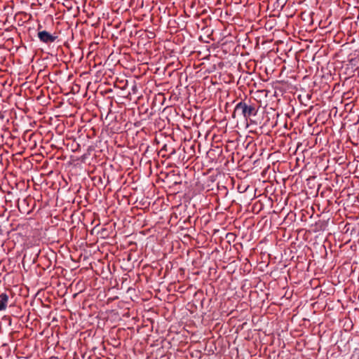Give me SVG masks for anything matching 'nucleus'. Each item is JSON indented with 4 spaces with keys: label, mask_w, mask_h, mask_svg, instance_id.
I'll list each match as a JSON object with an SVG mask.
<instances>
[{
    "label": "nucleus",
    "mask_w": 359,
    "mask_h": 359,
    "mask_svg": "<svg viewBox=\"0 0 359 359\" xmlns=\"http://www.w3.org/2000/svg\"><path fill=\"white\" fill-rule=\"evenodd\" d=\"M106 101V102H102L100 107L101 118H102L104 116V127L100 133L98 147L100 149V151L108 158L107 154H109L110 144H112V127L111 126V120L110 118L112 97L108 95Z\"/></svg>",
    "instance_id": "nucleus-1"
},
{
    "label": "nucleus",
    "mask_w": 359,
    "mask_h": 359,
    "mask_svg": "<svg viewBox=\"0 0 359 359\" xmlns=\"http://www.w3.org/2000/svg\"><path fill=\"white\" fill-rule=\"evenodd\" d=\"M257 113V109L255 104H252L250 101L248 102L241 101L236 105L233 117L235 118L237 114L248 121L251 116H256Z\"/></svg>",
    "instance_id": "nucleus-2"
},
{
    "label": "nucleus",
    "mask_w": 359,
    "mask_h": 359,
    "mask_svg": "<svg viewBox=\"0 0 359 359\" xmlns=\"http://www.w3.org/2000/svg\"><path fill=\"white\" fill-rule=\"evenodd\" d=\"M98 145L99 142L95 146L90 145L88 147L86 152L80 157L79 160L83 163H88V164H90V162L89 161V159L96 156V153L99 151L102 154L103 158H105V161L102 162V163L106 165L107 163V161L110 159V150H112L111 144H110V147L109 149V154H107L108 158L106 156H104L102 152L100 151V149L98 147Z\"/></svg>",
    "instance_id": "nucleus-3"
},
{
    "label": "nucleus",
    "mask_w": 359,
    "mask_h": 359,
    "mask_svg": "<svg viewBox=\"0 0 359 359\" xmlns=\"http://www.w3.org/2000/svg\"><path fill=\"white\" fill-rule=\"evenodd\" d=\"M128 87V80L125 76L117 77L114 81V95L116 94L121 99L127 100L128 92H125Z\"/></svg>",
    "instance_id": "nucleus-4"
},
{
    "label": "nucleus",
    "mask_w": 359,
    "mask_h": 359,
    "mask_svg": "<svg viewBox=\"0 0 359 359\" xmlns=\"http://www.w3.org/2000/svg\"><path fill=\"white\" fill-rule=\"evenodd\" d=\"M114 121L119 123V126L116 127L114 124V131L116 130L117 133H122L126 129V105L120 106V111H114Z\"/></svg>",
    "instance_id": "nucleus-5"
},
{
    "label": "nucleus",
    "mask_w": 359,
    "mask_h": 359,
    "mask_svg": "<svg viewBox=\"0 0 359 359\" xmlns=\"http://www.w3.org/2000/svg\"><path fill=\"white\" fill-rule=\"evenodd\" d=\"M41 27V26L39 25V32H38L37 35H38L39 40L41 42L45 43H51L56 40V39L57 38V36L53 35L46 30L40 31L39 29Z\"/></svg>",
    "instance_id": "nucleus-6"
},
{
    "label": "nucleus",
    "mask_w": 359,
    "mask_h": 359,
    "mask_svg": "<svg viewBox=\"0 0 359 359\" xmlns=\"http://www.w3.org/2000/svg\"><path fill=\"white\" fill-rule=\"evenodd\" d=\"M9 294H12L11 291L0 294V311H4L6 309L9 300Z\"/></svg>",
    "instance_id": "nucleus-7"
},
{
    "label": "nucleus",
    "mask_w": 359,
    "mask_h": 359,
    "mask_svg": "<svg viewBox=\"0 0 359 359\" xmlns=\"http://www.w3.org/2000/svg\"><path fill=\"white\" fill-rule=\"evenodd\" d=\"M115 22V25H114V28H119L120 30L118 31V34L120 36H122L123 34H125V29H126V25L125 23H123L121 20L119 19V18L115 16L114 17V23Z\"/></svg>",
    "instance_id": "nucleus-8"
},
{
    "label": "nucleus",
    "mask_w": 359,
    "mask_h": 359,
    "mask_svg": "<svg viewBox=\"0 0 359 359\" xmlns=\"http://www.w3.org/2000/svg\"><path fill=\"white\" fill-rule=\"evenodd\" d=\"M119 5L116 11L114 10V13L116 12L117 14L121 12V13H126L128 11L127 5L125 4L124 0H114V6Z\"/></svg>",
    "instance_id": "nucleus-9"
},
{
    "label": "nucleus",
    "mask_w": 359,
    "mask_h": 359,
    "mask_svg": "<svg viewBox=\"0 0 359 359\" xmlns=\"http://www.w3.org/2000/svg\"><path fill=\"white\" fill-rule=\"evenodd\" d=\"M109 72L107 71L103 74V76L102 78V80L103 81L104 84L110 85L111 84V75L112 70L111 69H108Z\"/></svg>",
    "instance_id": "nucleus-10"
},
{
    "label": "nucleus",
    "mask_w": 359,
    "mask_h": 359,
    "mask_svg": "<svg viewBox=\"0 0 359 359\" xmlns=\"http://www.w3.org/2000/svg\"><path fill=\"white\" fill-rule=\"evenodd\" d=\"M119 192H120L119 190L117 191L116 194L114 195V198L116 197L117 198L118 202L119 204H121V202L123 203L124 204H128V198L126 196H123L122 199L121 201L119 200Z\"/></svg>",
    "instance_id": "nucleus-11"
},
{
    "label": "nucleus",
    "mask_w": 359,
    "mask_h": 359,
    "mask_svg": "<svg viewBox=\"0 0 359 359\" xmlns=\"http://www.w3.org/2000/svg\"><path fill=\"white\" fill-rule=\"evenodd\" d=\"M121 100H122V99H121V98H120V100H118H118H115V102H116V104H117V107H118V109H117V110H116V111H120V106H121V104L125 105V104H124V102H123V101H121ZM114 111H115V110H114Z\"/></svg>",
    "instance_id": "nucleus-12"
},
{
    "label": "nucleus",
    "mask_w": 359,
    "mask_h": 359,
    "mask_svg": "<svg viewBox=\"0 0 359 359\" xmlns=\"http://www.w3.org/2000/svg\"><path fill=\"white\" fill-rule=\"evenodd\" d=\"M34 135V133H29L28 132H26L23 135V138L25 140L27 138V136H29V140L32 139V137Z\"/></svg>",
    "instance_id": "nucleus-13"
},
{
    "label": "nucleus",
    "mask_w": 359,
    "mask_h": 359,
    "mask_svg": "<svg viewBox=\"0 0 359 359\" xmlns=\"http://www.w3.org/2000/svg\"><path fill=\"white\" fill-rule=\"evenodd\" d=\"M100 234H101L102 238L108 237V236H109V234L107 233V231L105 229H103L101 231Z\"/></svg>",
    "instance_id": "nucleus-14"
},
{
    "label": "nucleus",
    "mask_w": 359,
    "mask_h": 359,
    "mask_svg": "<svg viewBox=\"0 0 359 359\" xmlns=\"http://www.w3.org/2000/svg\"><path fill=\"white\" fill-rule=\"evenodd\" d=\"M116 319H118V320L121 319L120 314L118 312H116V313L114 312V320H115Z\"/></svg>",
    "instance_id": "nucleus-15"
},
{
    "label": "nucleus",
    "mask_w": 359,
    "mask_h": 359,
    "mask_svg": "<svg viewBox=\"0 0 359 359\" xmlns=\"http://www.w3.org/2000/svg\"><path fill=\"white\" fill-rule=\"evenodd\" d=\"M113 37H114V47H115L116 46V43H115V41L118 40V36H116L115 34L114 33Z\"/></svg>",
    "instance_id": "nucleus-16"
},
{
    "label": "nucleus",
    "mask_w": 359,
    "mask_h": 359,
    "mask_svg": "<svg viewBox=\"0 0 359 359\" xmlns=\"http://www.w3.org/2000/svg\"><path fill=\"white\" fill-rule=\"evenodd\" d=\"M112 55V53L109 54L108 57H107V59L106 60L105 62H104V65H108L109 66L110 65V62H109V57Z\"/></svg>",
    "instance_id": "nucleus-17"
},
{
    "label": "nucleus",
    "mask_w": 359,
    "mask_h": 359,
    "mask_svg": "<svg viewBox=\"0 0 359 359\" xmlns=\"http://www.w3.org/2000/svg\"><path fill=\"white\" fill-rule=\"evenodd\" d=\"M112 91V90L109 88H106L104 90V93L106 94V95H108L109 93H110Z\"/></svg>",
    "instance_id": "nucleus-18"
},
{
    "label": "nucleus",
    "mask_w": 359,
    "mask_h": 359,
    "mask_svg": "<svg viewBox=\"0 0 359 359\" xmlns=\"http://www.w3.org/2000/svg\"><path fill=\"white\" fill-rule=\"evenodd\" d=\"M116 340L114 339V344H113L114 347H118V346L121 345V342H119V341L118 343H116Z\"/></svg>",
    "instance_id": "nucleus-19"
},
{
    "label": "nucleus",
    "mask_w": 359,
    "mask_h": 359,
    "mask_svg": "<svg viewBox=\"0 0 359 359\" xmlns=\"http://www.w3.org/2000/svg\"><path fill=\"white\" fill-rule=\"evenodd\" d=\"M102 248H104V247H109V248H110V245H109V243H102Z\"/></svg>",
    "instance_id": "nucleus-20"
},
{
    "label": "nucleus",
    "mask_w": 359,
    "mask_h": 359,
    "mask_svg": "<svg viewBox=\"0 0 359 359\" xmlns=\"http://www.w3.org/2000/svg\"><path fill=\"white\" fill-rule=\"evenodd\" d=\"M114 359H123L121 355H116Z\"/></svg>",
    "instance_id": "nucleus-21"
},
{
    "label": "nucleus",
    "mask_w": 359,
    "mask_h": 359,
    "mask_svg": "<svg viewBox=\"0 0 359 359\" xmlns=\"http://www.w3.org/2000/svg\"><path fill=\"white\" fill-rule=\"evenodd\" d=\"M107 25L108 28L109 29V28H110V27H111V22H109V20H107Z\"/></svg>",
    "instance_id": "nucleus-22"
},
{
    "label": "nucleus",
    "mask_w": 359,
    "mask_h": 359,
    "mask_svg": "<svg viewBox=\"0 0 359 359\" xmlns=\"http://www.w3.org/2000/svg\"><path fill=\"white\" fill-rule=\"evenodd\" d=\"M117 50L119 51V54L121 53V44H119V46L117 48Z\"/></svg>",
    "instance_id": "nucleus-23"
},
{
    "label": "nucleus",
    "mask_w": 359,
    "mask_h": 359,
    "mask_svg": "<svg viewBox=\"0 0 359 359\" xmlns=\"http://www.w3.org/2000/svg\"><path fill=\"white\" fill-rule=\"evenodd\" d=\"M113 226H114V229H115V228H116V222H114Z\"/></svg>",
    "instance_id": "nucleus-24"
},
{
    "label": "nucleus",
    "mask_w": 359,
    "mask_h": 359,
    "mask_svg": "<svg viewBox=\"0 0 359 359\" xmlns=\"http://www.w3.org/2000/svg\"><path fill=\"white\" fill-rule=\"evenodd\" d=\"M107 32V28H106V27H105V25H104V30H103V32Z\"/></svg>",
    "instance_id": "nucleus-25"
},
{
    "label": "nucleus",
    "mask_w": 359,
    "mask_h": 359,
    "mask_svg": "<svg viewBox=\"0 0 359 359\" xmlns=\"http://www.w3.org/2000/svg\"><path fill=\"white\" fill-rule=\"evenodd\" d=\"M116 299H118V296H114V297H113L114 301Z\"/></svg>",
    "instance_id": "nucleus-26"
},
{
    "label": "nucleus",
    "mask_w": 359,
    "mask_h": 359,
    "mask_svg": "<svg viewBox=\"0 0 359 359\" xmlns=\"http://www.w3.org/2000/svg\"><path fill=\"white\" fill-rule=\"evenodd\" d=\"M116 137H114V143H116Z\"/></svg>",
    "instance_id": "nucleus-27"
},
{
    "label": "nucleus",
    "mask_w": 359,
    "mask_h": 359,
    "mask_svg": "<svg viewBox=\"0 0 359 359\" xmlns=\"http://www.w3.org/2000/svg\"><path fill=\"white\" fill-rule=\"evenodd\" d=\"M121 332V330L120 329H118V331H117V334H118L119 332Z\"/></svg>",
    "instance_id": "nucleus-28"
},
{
    "label": "nucleus",
    "mask_w": 359,
    "mask_h": 359,
    "mask_svg": "<svg viewBox=\"0 0 359 359\" xmlns=\"http://www.w3.org/2000/svg\"><path fill=\"white\" fill-rule=\"evenodd\" d=\"M106 49H103V52L105 54Z\"/></svg>",
    "instance_id": "nucleus-29"
}]
</instances>
